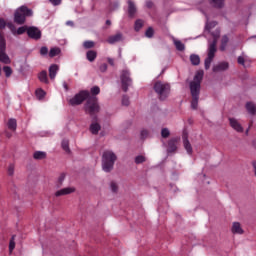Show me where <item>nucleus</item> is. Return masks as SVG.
Returning <instances> with one entry per match:
<instances>
[{
	"instance_id": "nucleus-1",
	"label": "nucleus",
	"mask_w": 256,
	"mask_h": 256,
	"mask_svg": "<svg viewBox=\"0 0 256 256\" xmlns=\"http://www.w3.org/2000/svg\"><path fill=\"white\" fill-rule=\"evenodd\" d=\"M201 81H203V71L195 74L193 81L190 82V93L192 95L191 108L196 110L199 106V94L201 93Z\"/></svg>"
},
{
	"instance_id": "nucleus-2",
	"label": "nucleus",
	"mask_w": 256,
	"mask_h": 256,
	"mask_svg": "<svg viewBox=\"0 0 256 256\" xmlns=\"http://www.w3.org/2000/svg\"><path fill=\"white\" fill-rule=\"evenodd\" d=\"M115 161H117V154L112 150H105L102 153V170L104 173H111L113 171Z\"/></svg>"
},
{
	"instance_id": "nucleus-3",
	"label": "nucleus",
	"mask_w": 256,
	"mask_h": 256,
	"mask_svg": "<svg viewBox=\"0 0 256 256\" xmlns=\"http://www.w3.org/2000/svg\"><path fill=\"white\" fill-rule=\"evenodd\" d=\"M84 111L87 115H90L94 121H97V113L101 111L99 99L96 96H90L84 105Z\"/></svg>"
},
{
	"instance_id": "nucleus-4",
	"label": "nucleus",
	"mask_w": 256,
	"mask_h": 256,
	"mask_svg": "<svg viewBox=\"0 0 256 256\" xmlns=\"http://www.w3.org/2000/svg\"><path fill=\"white\" fill-rule=\"evenodd\" d=\"M27 17H33V10L26 5H22L14 12V23L16 25H25Z\"/></svg>"
},
{
	"instance_id": "nucleus-5",
	"label": "nucleus",
	"mask_w": 256,
	"mask_h": 256,
	"mask_svg": "<svg viewBox=\"0 0 256 256\" xmlns=\"http://www.w3.org/2000/svg\"><path fill=\"white\" fill-rule=\"evenodd\" d=\"M153 89L155 93H157L158 99H160V101H165V99L169 97V93H171V85H169V83H164L161 81H157L154 84Z\"/></svg>"
},
{
	"instance_id": "nucleus-6",
	"label": "nucleus",
	"mask_w": 256,
	"mask_h": 256,
	"mask_svg": "<svg viewBox=\"0 0 256 256\" xmlns=\"http://www.w3.org/2000/svg\"><path fill=\"white\" fill-rule=\"evenodd\" d=\"M91 97V94L87 90H82L78 94H76L72 99L69 100V105L75 107L77 105H81L83 101H87Z\"/></svg>"
},
{
	"instance_id": "nucleus-7",
	"label": "nucleus",
	"mask_w": 256,
	"mask_h": 256,
	"mask_svg": "<svg viewBox=\"0 0 256 256\" xmlns=\"http://www.w3.org/2000/svg\"><path fill=\"white\" fill-rule=\"evenodd\" d=\"M120 81L122 85V90L124 93H127L129 91V87H131V83H133V80H131V74L128 72V70H122L120 75Z\"/></svg>"
},
{
	"instance_id": "nucleus-8",
	"label": "nucleus",
	"mask_w": 256,
	"mask_h": 256,
	"mask_svg": "<svg viewBox=\"0 0 256 256\" xmlns=\"http://www.w3.org/2000/svg\"><path fill=\"white\" fill-rule=\"evenodd\" d=\"M27 35L30 39H41V30L35 26L29 27L27 29Z\"/></svg>"
},
{
	"instance_id": "nucleus-9",
	"label": "nucleus",
	"mask_w": 256,
	"mask_h": 256,
	"mask_svg": "<svg viewBox=\"0 0 256 256\" xmlns=\"http://www.w3.org/2000/svg\"><path fill=\"white\" fill-rule=\"evenodd\" d=\"M229 69L228 62H219L218 64L214 65L212 68L213 73H221L223 71H227Z\"/></svg>"
},
{
	"instance_id": "nucleus-10",
	"label": "nucleus",
	"mask_w": 256,
	"mask_h": 256,
	"mask_svg": "<svg viewBox=\"0 0 256 256\" xmlns=\"http://www.w3.org/2000/svg\"><path fill=\"white\" fill-rule=\"evenodd\" d=\"M123 33L118 32L115 35L110 36L107 39V43H109L110 45H115V43H120V41H123Z\"/></svg>"
},
{
	"instance_id": "nucleus-11",
	"label": "nucleus",
	"mask_w": 256,
	"mask_h": 256,
	"mask_svg": "<svg viewBox=\"0 0 256 256\" xmlns=\"http://www.w3.org/2000/svg\"><path fill=\"white\" fill-rule=\"evenodd\" d=\"M182 139L184 148L186 149L187 153L191 155V153H193V147L191 146V142H189V135L184 133Z\"/></svg>"
},
{
	"instance_id": "nucleus-12",
	"label": "nucleus",
	"mask_w": 256,
	"mask_h": 256,
	"mask_svg": "<svg viewBox=\"0 0 256 256\" xmlns=\"http://www.w3.org/2000/svg\"><path fill=\"white\" fill-rule=\"evenodd\" d=\"M229 123L234 131H237V133H243V126H241V123H239L237 119L229 118Z\"/></svg>"
},
{
	"instance_id": "nucleus-13",
	"label": "nucleus",
	"mask_w": 256,
	"mask_h": 256,
	"mask_svg": "<svg viewBox=\"0 0 256 256\" xmlns=\"http://www.w3.org/2000/svg\"><path fill=\"white\" fill-rule=\"evenodd\" d=\"M71 193H75L74 187L62 188L55 192V197H63V195H71Z\"/></svg>"
},
{
	"instance_id": "nucleus-14",
	"label": "nucleus",
	"mask_w": 256,
	"mask_h": 256,
	"mask_svg": "<svg viewBox=\"0 0 256 256\" xmlns=\"http://www.w3.org/2000/svg\"><path fill=\"white\" fill-rule=\"evenodd\" d=\"M217 53V38H215L208 46V57L215 58Z\"/></svg>"
},
{
	"instance_id": "nucleus-15",
	"label": "nucleus",
	"mask_w": 256,
	"mask_h": 256,
	"mask_svg": "<svg viewBox=\"0 0 256 256\" xmlns=\"http://www.w3.org/2000/svg\"><path fill=\"white\" fill-rule=\"evenodd\" d=\"M135 13H137V6H135V2L132 0H128V15L129 17H135Z\"/></svg>"
},
{
	"instance_id": "nucleus-16",
	"label": "nucleus",
	"mask_w": 256,
	"mask_h": 256,
	"mask_svg": "<svg viewBox=\"0 0 256 256\" xmlns=\"http://www.w3.org/2000/svg\"><path fill=\"white\" fill-rule=\"evenodd\" d=\"M231 231L234 235H243L244 233L243 228H241V223L239 222L233 223Z\"/></svg>"
},
{
	"instance_id": "nucleus-17",
	"label": "nucleus",
	"mask_w": 256,
	"mask_h": 256,
	"mask_svg": "<svg viewBox=\"0 0 256 256\" xmlns=\"http://www.w3.org/2000/svg\"><path fill=\"white\" fill-rule=\"evenodd\" d=\"M59 71V66L57 64H52L49 67V77L50 79H55L57 77V72Z\"/></svg>"
},
{
	"instance_id": "nucleus-18",
	"label": "nucleus",
	"mask_w": 256,
	"mask_h": 256,
	"mask_svg": "<svg viewBox=\"0 0 256 256\" xmlns=\"http://www.w3.org/2000/svg\"><path fill=\"white\" fill-rule=\"evenodd\" d=\"M245 107L249 115H256V104L254 102H247Z\"/></svg>"
},
{
	"instance_id": "nucleus-19",
	"label": "nucleus",
	"mask_w": 256,
	"mask_h": 256,
	"mask_svg": "<svg viewBox=\"0 0 256 256\" xmlns=\"http://www.w3.org/2000/svg\"><path fill=\"white\" fill-rule=\"evenodd\" d=\"M168 153H175L177 151V140L171 139L168 142Z\"/></svg>"
},
{
	"instance_id": "nucleus-20",
	"label": "nucleus",
	"mask_w": 256,
	"mask_h": 256,
	"mask_svg": "<svg viewBox=\"0 0 256 256\" xmlns=\"http://www.w3.org/2000/svg\"><path fill=\"white\" fill-rule=\"evenodd\" d=\"M33 159H35L36 161H41L43 159H47V152L36 151L33 154Z\"/></svg>"
},
{
	"instance_id": "nucleus-21",
	"label": "nucleus",
	"mask_w": 256,
	"mask_h": 256,
	"mask_svg": "<svg viewBox=\"0 0 256 256\" xmlns=\"http://www.w3.org/2000/svg\"><path fill=\"white\" fill-rule=\"evenodd\" d=\"M7 127H8V129H9L10 131H13V132L17 131V119H15V118H10V119L8 120Z\"/></svg>"
},
{
	"instance_id": "nucleus-22",
	"label": "nucleus",
	"mask_w": 256,
	"mask_h": 256,
	"mask_svg": "<svg viewBox=\"0 0 256 256\" xmlns=\"http://www.w3.org/2000/svg\"><path fill=\"white\" fill-rule=\"evenodd\" d=\"M0 61L1 63H4L5 65H10L11 58H9V55H7V52H0Z\"/></svg>"
},
{
	"instance_id": "nucleus-23",
	"label": "nucleus",
	"mask_w": 256,
	"mask_h": 256,
	"mask_svg": "<svg viewBox=\"0 0 256 256\" xmlns=\"http://www.w3.org/2000/svg\"><path fill=\"white\" fill-rule=\"evenodd\" d=\"M86 58L90 61V63H93L97 59V51L95 50H89L86 52Z\"/></svg>"
},
{
	"instance_id": "nucleus-24",
	"label": "nucleus",
	"mask_w": 256,
	"mask_h": 256,
	"mask_svg": "<svg viewBox=\"0 0 256 256\" xmlns=\"http://www.w3.org/2000/svg\"><path fill=\"white\" fill-rule=\"evenodd\" d=\"M38 79L41 83L49 84V78L47 77V71L43 70L38 74Z\"/></svg>"
},
{
	"instance_id": "nucleus-25",
	"label": "nucleus",
	"mask_w": 256,
	"mask_h": 256,
	"mask_svg": "<svg viewBox=\"0 0 256 256\" xmlns=\"http://www.w3.org/2000/svg\"><path fill=\"white\" fill-rule=\"evenodd\" d=\"M90 131L92 135H97L101 131V125L97 122H94L90 125Z\"/></svg>"
},
{
	"instance_id": "nucleus-26",
	"label": "nucleus",
	"mask_w": 256,
	"mask_h": 256,
	"mask_svg": "<svg viewBox=\"0 0 256 256\" xmlns=\"http://www.w3.org/2000/svg\"><path fill=\"white\" fill-rule=\"evenodd\" d=\"M7 51V41L5 40V36L0 34V52Z\"/></svg>"
},
{
	"instance_id": "nucleus-27",
	"label": "nucleus",
	"mask_w": 256,
	"mask_h": 256,
	"mask_svg": "<svg viewBox=\"0 0 256 256\" xmlns=\"http://www.w3.org/2000/svg\"><path fill=\"white\" fill-rule=\"evenodd\" d=\"M173 43L177 51H185V44H183V42H181L180 40L174 39Z\"/></svg>"
},
{
	"instance_id": "nucleus-28",
	"label": "nucleus",
	"mask_w": 256,
	"mask_h": 256,
	"mask_svg": "<svg viewBox=\"0 0 256 256\" xmlns=\"http://www.w3.org/2000/svg\"><path fill=\"white\" fill-rule=\"evenodd\" d=\"M190 61L193 65L197 66L201 63V58L199 57V55L191 54Z\"/></svg>"
},
{
	"instance_id": "nucleus-29",
	"label": "nucleus",
	"mask_w": 256,
	"mask_h": 256,
	"mask_svg": "<svg viewBox=\"0 0 256 256\" xmlns=\"http://www.w3.org/2000/svg\"><path fill=\"white\" fill-rule=\"evenodd\" d=\"M227 43H229V37L224 35L221 40L220 50L225 51V49H227Z\"/></svg>"
},
{
	"instance_id": "nucleus-30",
	"label": "nucleus",
	"mask_w": 256,
	"mask_h": 256,
	"mask_svg": "<svg viewBox=\"0 0 256 256\" xmlns=\"http://www.w3.org/2000/svg\"><path fill=\"white\" fill-rule=\"evenodd\" d=\"M61 53V49L60 48H52L50 49V52H49V57L53 58V57H57V55H59Z\"/></svg>"
},
{
	"instance_id": "nucleus-31",
	"label": "nucleus",
	"mask_w": 256,
	"mask_h": 256,
	"mask_svg": "<svg viewBox=\"0 0 256 256\" xmlns=\"http://www.w3.org/2000/svg\"><path fill=\"white\" fill-rule=\"evenodd\" d=\"M145 161H147V158L143 155H138L134 159V162L136 163V165H141V163H145Z\"/></svg>"
},
{
	"instance_id": "nucleus-32",
	"label": "nucleus",
	"mask_w": 256,
	"mask_h": 256,
	"mask_svg": "<svg viewBox=\"0 0 256 256\" xmlns=\"http://www.w3.org/2000/svg\"><path fill=\"white\" fill-rule=\"evenodd\" d=\"M84 49H93L95 47V42L91 40H87L83 42Z\"/></svg>"
},
{
	"instance_id": "nucleus-33",
	"label": "nucleus",
	"mask_w": 256,
	"mask_h": 256,
	"mask_svg": "<svg viewBox=\"0 0 256 256\" xmlns=\"http://www.w3.org/2000/svg\"><path fill=\"white\" fill-rule=\"evenodd\" d=\"M212 5H214V7H217L218 9H221V7H223L225 0H211Z\"/></svg>"
},
{
	"instance_id": "nucleus-34",
	"label": "nucleus",
	"mask_w": 256,
	"mask_h": 256,
	"mask_svg": "<svg viewBox=\"0 0 256 256\" xmlns=\"http://www.w3.org/2000/svg\"><path fill=\"white\" fill-rule=\"evenodd\" d=\"M6 27H8V29H10V31L13 35H17V28L15 27V24H13V22H8L6 24Z\"/></svg>"
},
{
	"instance_id": "nucleus-35",
	"label": "nucleus",
	"mask_w": 256,
	"mask_h": 256,
	"mask_svg": "<svg viewBox=\"0 0 256 256\" xmlns=\"http://www.w3.org/2000/svg\"><path fill=\"white\" fill-rule=\"evenodd\" d=\"M213 57L207 56V58L204 61L205 69L208 70L211 67V63H213Z\"/></svg>"
},
{
	"instance_id": "nucleus-36",
	"label": "nucleus",
	"mask_w": 256,
	"mask_h": 256,
	"mask_svg": "<svg viewBox=\"0 0 256 256\" xmlns=\"http://www.w3.org/2000/svg\"><path fill=\"white\" fill-rule=\"evenodd\" d=\"M65 177H67V175L65 173L60 174V176L58 177V181H57V187L63 186V181H65Z\"/></svg>"
},
{
	"instance_id": "nucleus-37",
	"label": "nucleus",
	"mask_w": 256,
	"mask_h": 256,
	"mask_svg": "<svg viewBox=\"0 0 256 256\" xmlns=\"http://www.w3.org/2000/svg\"><path fill=\"white\" fill-rule=\"evenodd\" d=\"M110 189H111L112 193H117L119 191V185H117V182L111 181Z\"/></svg>"
},
{
	"instance_id": "nucleus-38",
	"label": "nucleus",
	"mask_w": 256,
	"mask_h": 256,
	"mask_svg": "<svg viewBox=\"0 0 256 256\" xmlns=\"http://www.w3.org/2000/svg\"><path fill=\"white\" fill-rule=\"evenodd\" d=\"M3 71L6 77H10L11 75H13V69H11L10 66H4Z\"/></svg>"
},
{
	"instance_id": "nucleus-39",
	"label": "nucleus",
	"mask_w": 256,
	"mask_h": 256,
	"mask_svg": "<svg viewBox=\"0 0 256 256\" xmlns=\"http://www.w3.org/2000/svg\"><path fill=\"white\" fill-rule=\"evenodd\" d=\"M142 27H143V20L141 19L136 20L135 26H134L135 31H141Z\"/></svg>"
},
{
	"instance_id": "nucleus-40",
	"label": "nucleus",
	"mask_w": 256,
	"mask_h": 256,
	"mask_svg": "<svg viewBox=\"0 0 256 256\" xmlns=\"http://www.w3.org/2000/svg\"><path fill=\"white\" fill-rule=\"evenodd\" d=\"M146 37H148V39L153 38V35H155V30H153V27H149L146 32H145Z\"/></svg>"
},
{
	"instance_id": "nucleus-41",
	"label": "nucleus",
	"mask_w": 256,
	"mask_h": 256,
	"mask_svg": "<svg viewBox=\"0 0 256 256\" xmlns=\"http://www.w3.org/2000/svg\"><path fill=\"white\" fill-rule=\"evenodd\" d=\"M46 93L44 92L43 89H38L36 90V97L37 99L41 100L45 98Z\"/></svg>"
},
{
	"instance_id": "nucleus-42",
	"label": "nucleus",
	"mask_w": 256,
	"mask_h": 256,
	"mask_svg": "<svg viewBox=\"0 0 256 256\" xmlns=\"http://www.w3.org/2000/svg\"><path fill=\"white\" fill-rule=\"evenodd\" d=\"M15 235H13L10 239V243H9V251L10 253H13V250L15 249Z\"/></svg>"
},
{
	"instance_id": "nucleus-43",
	"label": "nucleus",
	"mask_w": 256,
	"mask_h": 256,
	"mask_svg": "<svg viewBox=\"0 0 256 256\" xmlns=\"http://www.w3.org/2000/svg\"><path fill=\"white\" fill-rule=\"evenodd\" d=\"M90 93H92V95H99L101 93V88H99V86H93L90 89Z\"/></svg>"
},
{
	"instance_id": "nucleus-44",
	"label": "nucleus",
	"mask_w": 256,
	"mask_h": 256,
	"mask_svg": "<svg viewBox=\"0 0 256 256\" xmlns=\"http://www.w3.org/2000/svg\"><path fill=\"white\" fill-rule=\"evenodd\" d=\"M169 135H171V132L169 131V129L163 128L161 130V136L163 137V139H167V137H169Z\"/></svg>"
},
{
	"instance_id": "nucleus-45",
	"label": "nucleus",
	"mask_w": 256,
	"mask_h": 256,
	"mask_svg": "<svg viewBox=\"0 0 256 256\" xmlns=\"http://www.w3.org/2000/svg\"><path fill=\"white\" fill-rule=\"evenodd\" d=\"M8 175H9L10 177H13V175H15V165L10 164V165L8 166Z\"/></svg>"
},
{
	"instance_id": "nucleus-46",
	"label": "nucleus",
	"mask_w": 256,
	"mask_h": 256,
	"mask_svg": "<svg viewBox=\"0 0 256 256\" xmlns=\"http://www.w3.org/2000/svg\"><path fill=\"white\" fill-rule=\"evenodd\" d=\"M27 26H21L16 30V35H23L27 31Z\"/></svg>"
},
{
	"instance_id": "nucleus-47",
	"label": "nucleus",
	"mask_w": 256,
	"mask_h": 256,
	"mask_svg": "<svg viewBox=\"0 0 256 256\" xmlns=\"http://www.w3.org/2000/svg\"><path fill=\"white\" fill-rule=\"evenodd\" d=\"M62 149L67 153H69V140L62 141Z\"/></svg>"
},
{
	"instance_id": "nucleus-48",
	"label": "nucleus",
	"mask_w": 256,
	"mask_h": 256,
	"mask_svg": "<svg viewBox=\"0 0 256 256\" xmlns=\"http://www.w3.org/2000/svg\"><path fill=\"white\" fill-rule=\"evenodd\" d=\"M217 26V22L213 21V22H208L206 24V29L207 31H211L213 29V27H216Z\"/></svg>"
},
{
	"instance_id": "nucleus-49",
	"label": "nucleus",
	"mask_w": 256,
	"mask_h": 256,
	"mask_svg": "<svg viewBox=\"0 0 256 256\" xmlns=\"http://www.w3.org/2000/svg\"><path fill=\"white\" fill-rule=\"evenodd\" d=\"M47 53H49V48H47V46H43L40 48V55L45 57V55H47Z\"/></svg>"
},
{
	"instance_id": "nucleus-50",
	"label": "nucleus",
	"mask_w": 256,
	"mask_h": 256,
	"mask_svg": "<svg viewBox=\"0 0 256 256\" xmlns=\"http://www.w3.org/2000/svg\"><path fill=\"white\" fill-rule=\"evenodd\" d=\"M140 137H141V139H147V137H149V131H147V130H142V131L140 132Z\"/></svg>"
},
{
	"instance_id": "nucleus-51",
	"label": "nucleus",
	"mask_w": 256,
	"mask_h": 256,
	"mask_svg": "<svg viewBox=\"0 0 256 256\" xmlns=\"http://www.w3.org/2000/svg\"><path fill=\"white\" fill-rule=\"evenodd\" d=\"M122 105H125L126 107L129 106V97L123 96Z\"/></svg>"
},
{
	"instance_id": "nucleus-52",
	"label": "nucleus",
	"mask_w": 256,
	"mask_h": 256,
	"mask_svg": "<svg viewBox=\"0 0 256 256\" xmlns=\"http://www.w3.org/2000/svg\"><path fill=\"white\" fill-rule=\"evenodd\" d=\"M7 27V22H5V19L0 18V29H5Z\"/></svg>"
},
{
	"instance_id": "nucleus-53",
	"label": "nucleus",
	"mask_w": 256,
	"mask_h": 256,
	"mask_svg": "<svg viewBox=\"0 0 256 256\" xmlns=\"http://www.w3.org/2000/svg\"><path fill=\"white\" fill-rule=\"evenodd\" d=\"M238 64L243 65V67H245V58L243 56L238 57Z\"/></svg>"
},
{
	"instance_id": "nucleus-54",
	"label": "nucleus",
	"mask_w": 256,
	"mask_h": 256,
	"mask_svg": "<svg viewBox=\"0 0 256 256\" xmlns=\"http://www.w3.org/2000/svg\"><path fill=\"white\" fill-rule=\"evenodd\" d=\"M99 69H100L101 73H105V71H107V64L104 63V64L100 65Z\"/></svg>"
},
{
	"instance_id": "nucleus-55",
	"label": "nucleus",
	"mask_w": 256,
	"mask_h": 256,
	"mask_svg": "<svg viewBox=\"0 0 256 256\" xmlns=\"http://www.w3.org/2000/svg\"><path fill=\"white\" fill-rule=\"evenodd\" d=\"M49 1L54 6L61 5V0H49Z\"/></svg>"
},
{
	"instance_id": "nucleus-56",
	"label": "nucleus",
	"mask_w": 256,
	"mask_h": 256,
	"mask_svg": "<svg viewBox=\"0 0 256 256\" xmlns=\"http://www.w3.org/2000/svg\"><path fill=\"white\" fill-rule=\"evenodd\" d=\"M146 7L148 9H153V1H151V0L146 1Z\"/></svg>"
},
{
	"instance_id": "nucleus-57",
	"label": "nucleus",
	"mask_w": 256,
	"mask_h": 256,
	"mask_svg": "<svg viewBox=\"0 0 256 256\" xmlns=\"http://www.w3.org/2000/svg\"><path fill=\"white\" fill-rule=\"evenodd\" d=\"M66 25H68L69 27H74L75 23H73V21L69 20L66 22Z\"/></svg>"
},
{
	"instance_id": "nucleus-58",
	"label": "nucleus",
	"mask_w": 256,
	"mask_h": 256,
	"mask_svg": "<svg viewBox=\"0 0 256 256\" xmlns=\"http://www.w3.org/2000/svg\"><path fill=\"white\" fill-rule=\"evenodd\" d=\"M108 63L113 67L115 65V61L112 58H108Z\"/></svg>"
},
{
	"instance_id": "nucleus-59",
	"label": "nucleus",
	"mask_w": 256,
	"mask_h": 256,
	"mask_svg": "<svg viewBox=\"0 0 256 256\" xmlns=\"http://www.w3.org/2000/svg\"><path fill=\"white\" fill-rule=\"evenodd\" d=\"M5 136H6L8 139H11V137H13V134H11L10 132H6V133H5Z\"/></svg>"
},
{
	"instance_id": "nucleus-60",
	"label": "nucleus",
	"mask_w": 256,
	"mask_h": 256,
	"mask_svg": "<svg viewBox=\"0 0 256 256\" xmlns=\"http://www.w3.org/2000/svg\"><path fill=\"white\" fill-rule=\"evenodd\" d=\"M63 87L66 91H69V86L67 85V82L63 83Z\"/></svg>"
},
{
	"instance_id": "nucleus-61",
	"label": "nucleus",
	"mask_w": 256,
	"mask_h": 256,
	"mask_svg": "<svg viewBox=\"0 0 256 256\" xmlns=\"http://www.w3.org/2000/svg\"><path fill=\"white\" fill-rule=\"evenodd\" d=\"M106 25H111V20H106Z\"/></svg>"
},
{
	"instance_id": "nucleus-62",
	"label": "nucleus",
	"mask_w": 256,
	"mask_h": 256,
	"mask_svg": "<svg viewBox=\"0 0 256 256\" xmlns=\"http://www.w3.org/2000/svg\"><path fill=\"white\" fill-rule=\"evenodd\" d=\"M248 134H249V129L246 130V135H248Z\"/></svg>"
},
{
	"instance_id": "nucleus-63",
	"label": "nucleus",
	"mask_w": 256,
	"mask_h": 256,
	"mask_svg": "<svg viewBox=\"0 0 256 256\" xmlns=\"http://www.w3.org/2000/svg\"><path fill=\"white\" fill-rule=\"evenodd\" d=\"M252 37H256V36H252Z\"/></svg>"
}]
</instances>
